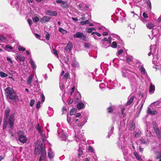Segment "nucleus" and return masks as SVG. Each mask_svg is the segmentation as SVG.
<instances>
[{"mask_svg": "<svg viewBox=\"0 0 161 161\" xmlns=\"http://www.w3.org/2000/svg\"><path fill=\"white\" fill-rule=\"evenodd\" d=\"M5 95L7 98L13 100L15 102H18L19 99L16 93L12 88L8 87L5 90Z\"/></svg>", "mask_w": 161, "mask_h": 161, "instance_id": "nucleus-1", "label": "nucleus"}, {"mask_svg": "<svg viewBox=\"0 0 161 161\" xmlns=\"http://www.w3.org/2000/svg\"><path fill=\"white\" fill-rule=\"evenodd\" d=\"M73 124L74 125L75 131V132L77 131V130L75 128V126L80 127V128L82 127L85 124L86 122L85 121V119L84 118H75L73 120Z\"/></svg>", "mask_w": 161, "mask_h": 161, "instance_id": "nucleus-2", "label": "nucleus"}, {"mask_svg": "<svg viewBox=\"0 0 161 161\" xmlns=\"http://www.w3.org/2000/svg\"><path fill=\"white\" fill-rule=\"evenodd\" d=\"M35 147V153L36 154H37L40 149H41V156L39 160L40 161L44 159L46 155V153L45 148L41 147V146H37L36 143Z\"/></svg>", "mask_w": 161, "mask_h": 161, "instance_id": "nucleus-3", "label": "nucleus"}, {"mask_svg": "<svg viewBox=\"0 0 161 161\" xmlns=\"http://www.w3.org/2000/svg\"><path fill=\"white\" fill-rule=\"evenodd\" d=\"M78 8L82 11H85L88 10L90 5L83 2H80V3L77 5Z\"/></svg>", "mask_w": 161, "mask_h": 161, "instance_id": "nucleus-4", "label": "nucleus"}, {"mask_svg": "<svg viewBox=\"0 0 161 161\" xmlns=\"http://www.w3.org/2000/svg\"><path fill=\"white\" fill-rule=\"evenodd\" d=\"M18 134L19 137V141L23 144L26 143L27 139L25 135L22 131H20L18 132Z\"/></svg>", "mask_w": 161, "mask_h": 161, "instance_id": "nucleus-5", "label": "nucleus"}, {"mask_svg": "<svg viewBox=\"0 0 161 161\" xmlns=\"http://www.w3.org/2000/svg\"><path fill=\"white\" fill-rule=\"evenodd\" d=\"M15 115V113L13 114L10 115L8 119V122L10 125V128L12 130L14 129V123L15 120L14 118Z\"/></svg>", "mask_w": 161, "mask_h": 161, "instance_id": "nucleus-6", "label": "nucleus"}, {"mask_svg": "<svg viewBox=\"0 0 161 161\" xmlns=\"http://www.w3.org/2000/svg\"><path fill=\"white\" fill-rule=\"evenodd\" d=\"M153 128L155 132V133L158 138L159 139H161V133L157 125L155 122H153Z\"/></svg>", "mask_w": 161, "mask_h": 161, "instance_id": "nucleus-7", "label": "nucleus"}, {"mask_svg": "<svg viewBox=\"0 0 161 161\" xmlns=\"http://www.w3.org/2000/svg\"><path fill=\"white\" fill-rule=\"evenodd\" d=\"M74 36L77 38H81V39L85 41H87L88 40V38L83 33L81 32H77L74 35Z\"/></svg>", "mask_w": 161, "mask_h": 161, "instance_id": "nucleus-8", "label": "nucleus"}, {"mask_svg": "<svg viewBox=\"0 0 161 161\" xmlns=\"http://www.w3.org/2000/svg\"><path fill=\"white\" fill-rule=\"evenodd\" d=\"M58 134L59 136L62 139V140H65L67 139V136L63 132L62 130L59 129L58 130Z\"/></svg>", "mask_w": 161, "mask_h": 161, "instance_id": "nucleus-9", "label": "nucleus"}, {"mask_svg": "<svg viewBox=\"0 0 161 161\" xmlns=\"http://www.w3.org/2000/svg\"><path fill=\"white\" fill-rule=\"evenodd\" d=\"M71 65L74 68H77L78 69H80V66L79 63L76 61L75 58H74V59L72 62Z\"/></svg>", "mask_w": 161, "mask_h": 161, "instance_id": "nucleus-10", "label": "nucleus"}, {"mask_svg": "<svg viewBox=\"0 0 161 161\" xmlns=\"http://www.w3.org/2000/svg\"><path fill=\"white\" fill-rule=\"evenodd\" d=\"M130 72L129 70L127 68H123L122 69V75L124 77L129 76Z\"/></svg>", "mask_w": 161, "mask_h": 161, "instance_id": "nucleus-11", "label": "nucleus"}, {"mask_svg": "<svg viewBox=\"0 0 161 161\" xmlns=\"http://www.w3.org/2000/svg\"><path fill=\"white\" fill-rule=\"evenodd\" d=\"M73 48L72 43L69 42L66 46L65 47V50L67 52H69Z\"/></svg>", "mask_w": 161, "mask_h": 161, "instance_id": "nucleus-12", "label": "nucleus"}, {"mask_svg": "<svg viewBox=\"0 0 161 161\" xmlns=\"http://www.w3.org/2000/svg\"><path fill=\"white\" fill-rule=\"evenodd\" d=\"M46 14L48 15L52 16H56L57 15V12L55 11H52L50 10H47L46 11Z\"/></svg>", "mask_w": 161, "mask_h": 161, "instance_id": "nucleus-13", "label": "nucleus"}, {"mask_svg": "<svg viewBox=\"0 0 161 161\" xmlns=\"http://www.w3.org/2000/svg\"><path fill=\"white\" fill-rule=\"evenodd\" d=\"M56 2L58 3L61 4L62 7L64 8L67 7L68 6V3L66 2H64L62 0H58L56 1Z\"/></svg>", "mask_w": 161, "mask_h": 161, "instance_id": "nucleus-14", "label": "nucleus"}, {"mask_svg": "<svg viewBox=\"0 0 161 161\" xmlns=\"http://www.w3.org/2000/svg\"><path fill=\"white\" fill-rule=\"evenodd\" d=\"M134 98V96H133L130 95L128 97V100L126 105L127 106L130 105L133 102Z\"/></svg>", "mask_w": 161, "mask_h": 161, "instance_id": "nucleus-15", "label": "nucleus"}, {"mask_svg": "<svg viewBox=\"0 0 161 161\" xmlns=\"http://www.w3.org/2000/svg\"><path fill=\"white\" fill-rule=\"evenodd\" d=\"M29 58L30 59V63L31 67L33 69H35L36 68V66L34 63V61L31 58V56H30Z\"/></svg>", "mask_w": 161, "mask_h": 161, "instance_id": "nucleus-16", "label": "nucleus"}, {"mask_svg": "<svg viewBox=\"0 0 161 161\" xmlns=\"http://www.w3.org/2000/svg\"><path fill=\"white\" fill-rule=\"evenodd\" d=\"M54 156V154L51 149L49 150L48 152V156L49 159H51L53 158Z\"/></svg>", "mask_w": 161, "mask_h": 161, "instance_id": "nucleus-17", "label": "nucleus"}, {"mask_svg": "<svg viewBox=\"0 0 161 161\" xmlns=\"http://www.w3.org/2000/svg\"><path fill=\"white\" fill-rule=\"evenodd\" d=\"M147 113L148 114H157V112L156 111L154 110L153 109L150 108H148Z\"/></svg>", "mask_w": 161, "mask_h": 161, "instance_id": "nucleus-18", "label": "nucleus"}, {"mask_svg": "<svg viewBox=\"0 0 161 161\" xmlns=\"http://www.w3.org/2000/svg\"><path fill=\"white\" fill-rule=\"evenodd\" d=\"M50 20V18L47 16L43 17L41 19V21L42 23H44L49 21Z\"/></svg>", "mask_w": 161, "mask_h": 161, "instance_id": "nucleus-19", "label": "nucleus"}, {"mask_svg": "<svg viewBox=\"0 0 161 161\" xmlns=\"http://www.w3.org/2000/svg\"><path fill=\"white\" fill-rule=\"evenodd\" d=\"M92 35H93V37L95 39H97V36L100 37L101 35L100 33L97 32H93L91 33Z\"/></svg>", "mask_w": 161, "mask_h": 161, "instance_id": "nucleus-20", "label": "nucleus"}, {"mask_svg": "<svg viewBox=\"0 0 161 161\" xmlns=\"http://www.w3.org/2000/svg\"><path fill=\"white\" fill-rule=\"evenodd\" d=\"M16 58L18 59L21 61H24L25 59V58L21 55H17L16 56Z\"/></svg>", "mask_w": 161, "mask_h": 161, "instance_id": "nucleus-21", "label": "nucleus"}, {"mask_svg": "<svg viewBox=\"0 0 161 161\" xmlns=\"http://www.w3.org/2000/svg\"><path fill=\"white\" fill-rule=\"evenodd\" d=\"M33 75L32 74H31L30 76L29 77L27 80V83L31 86V82L33 79Z\"/></svg>", "mask_w": 161, "mask_h": 161, "instance_id": "nucleus-22", "label": "nucleus"}, {"mask_svg": "<svg viewBox=\"0 0 161 161\" xmlns=\"http://www.w3.org/2000/svg\"><path fill=\"white\" fill-rule=\"evenodd\" d=\"M111 38L110 36H109L108 39L104 37L102 40L103 42H107L108 44L109 45L111 43Z\"/></svg>", "mask_w": 161, "mask_h": 161, "instance_id": "nucleus-23", "label": "nucleus"}, {"mask_svg": "<svg viewBox=\"0 0 161 161\" xmlns=\"http://www.w3.org/2000/svg\"><path fill=\"white\" fill-rule=\"evenodd\" d=\"M155 90V86L153 85L152 83H151L150 87L149 92L151 93H153Z\"/></svg>", "mask_w": 161, "mask_h": 161, "instance_id": "nucleus-24", "label": "nucleus"}, {"mask_svg": "<svg viewBox=\"0 0 161 161\" xmlns=\"http://www.w3.org/2000/svg\"><path fill=\"white\" fill-rule=\"evenodd\" d=\"M140 70L143 75H144L146 77L148 78V76L146 72L145 69L143 67H141L140 68Z\"/></svg>", "mask_w": 161, "mask_h": 161, "instance_id": "nucleus-25", "label": "nucleus"}, {"mask_svg": "<svg viewBox=\"0 0 161 161\" xmlns=\"http://www.w3.org/2000/svg\"><path fill=\"white\" fill-rule=\"evenodd\" d=\"M154 25L150 22H148V23L146 24L147 27L150 29H152L154 27Z\"/></svg>", "mask_w": 161, "mask_h": 161, "instance_id": "nucleus-26", "label": "nucleus"}, {"mask_svg": "<svg viewBox=\"0 0 161 161\" xmlns=\"http://www.w3.org/2000/svg\"><path fill=\"white\" fill-rule=\"evenodd\" d=\"M41 135L42 136V141L45 142H46V137L45 133H43V131L40 133Z\"/></svg>", "mask_w": 161, "mask_h": 161, "instance_id": "nucleus-27", "label": "nucleus"}, {"mask_svg": "<svg viewBox=\"0 0 161 161\" xmlns=\"http://www.w3.org/2000/svg\"><path fill=\"white\" fill-rule=\"evenodd\" d=\"M77 107L79 109H81L84 108V104L82 102H79L77 105Z\"/></svg>", "mask_w": 161, "mask_h": 161, "instance_id": "nucleus-28", "label": "nucleus"}, {"mask_svg": "<svg viewBox=\"0 0 161 161\" xmlns=\"http://www.w3.org/2000/svg\"><path fill=\"white\" fill-rule=\"evenodd\" d=\"M10 110L8 108H7L5 110V114L6 118H7L9 114Z\"/></svg>", "mask_w": 161, "mask_h": 161, "instance_id": "nucleus-29", "label": "nucleus"}, {"mask_svg": "<svg viewBox=\"0 0 161 161\" xmlns=\"http://www.w3.org/2000/svg\"><path fill=\"white\" fill-rule=\"evenodd\" d=\"M141 143L147 144L149 143L147 139L142 138L140 139Z\"/></svg>", "mask_w": 161, "mask_h": 161, "instance_id": "nucleus-30", "label": "nucleus"}, {"mask_svg": "<svg viewBox=\"0 0 161 161\" xmlns=\"http://www.w3.org/2000/svg\"><path fill=\"white\" fill-rule=\"evenodd\" d=\"M80 97L81 95L80 93L79 92H76L74 98L77 100H79Z\"/></svg>", "mask_w": 161, "mask_h": 161, "instance_id": "nucleus-31", "label": "nucleus"}, {"mask_svg": "<svg viewBox=\"0 0 161 161\" xmlns=\"http://www.w3.org/2000/svg\"><path fill=\"white\" fill-rule=\"evenodd\" d=\"M142 15L144 17V18L142 19L141 20L143 22V23H145V19L148 18V15L145 12H144L143 14Z\"/></svg>", "mask_w": 161, "mask_h": 161, "instance_id": "nucleus-32", "label": "nucleus"}, {"mask_svg": "<svg viewBox=\"0 0 161 161\" xmlns=\"http://www.w3.org/2000/svg\"><path fill=\"white\" fill-rule=\"evenodd\" d=\"M13 49V47H11L9 45H7L5 46V50L8 51H9L10 50H12Z\"/></svg>", "mask_w": 161, "mask_h": 161, "instance_id": "nucleus-33", "label": "nucleus"}, {"mask_svg": "<svg viewBox=\"0 0 161 161\" xmlns=\"http://www.w3.org/2000/svg\"><path fill=\"white\" fill-rule=\"evenodd\" d=\"M133 154L138 160H141V158L140 156L136 152H134L133 153Z\"/></svg>", "mask_w": 161, "mask_h": 161, "instance_id": "nucleus-34", "label": "nucleus"}, {"mask_svg": "<svg viewBox=\"0 0 161 161\" xmlns=\"http://www.w3.org/2000/svg\"><path fill=\"white\" fill-rule=\"evenodd\" d=\"M6 38L3 36H0V42H5L6 41Z\"/></svg>", "mask_w": 161, "mask_h": 161, "instance_id": "nucleus-35", "label": "nucleus"}, {"mask_svg": "<svg viewBox=\"0 0 161 161\" xmlns=\"http://www.w3.org/2000/svg\"><path fill=\"white\" fill-rule=\"evenodd\" d=\"M77 109L75 108H73L71 110L70 112L71 115H73L75 114L76 112Z\"/></svg>", "mask_w": 161, "mask_h": 161, "instance_id": "nucleus-36", "label": "nucleus"}, {"mask_svg": "<svg viewBox=\"0 0 161 161\" xmlns=\"http://www.w3.org/2000/svg\"><path fill=\"white\" fill-rule=\"evenodd\" d=\"M0 76L2 78H4L7 77L8 76V75L3 72H0Z\"/></svg>", "mask_w": 161, "mask_h": 161, "instance_id": "nucleus-37", "label": "nucleus"}, {"mask_svg": "<svg viewBox=\"0 0 161 161\" xmlns=\"http://www.w3.org/2000/svg\"><path fill=\"white\" fill-rule=\"evenodd\" d=\"M120 16H118V18L121 19L122 18L125 17L126 16V15L124 12H122L120 13Z\"/></svg>", "mask_w": 161, "mask_h": 161, "instance_id": "nucleus-38", "label": "nucleus"}, {"mask_svg": "<svg viewBox=\"0 0 161 161\" xmlns=\"http://www.w3.org/2000/svg\"><path fill=\"white\" fill-rule=\"evenodd\" d=\"M58 30L59 32L64 34H65L67 33L66 31L60 27L59 28Z\"/></svg>", "mask_w": 161, "mask_h": 161, "instance_id": "nucleus-39", "label": "nucleus"}, {"mask_svg": "<svg viewBox=\"0 0 161 161\" xmlns=\"http://www.w3.org/2000/svg\"><path fill=\"white\" fill-rule=\"evenodd\" d=\"M83 153L82 151L80 149V147L79 148V149L78 150V156L80 157L81 156V155Z\"/></svg>", "mask_w": 161, "mask_h": 161, "instance_id": "nucleus-40", "label": "nucleus"}, {"mask_svg": "<svg viewBox=\"0 0 161 161\" xmlns=\"http://www.w3.org/2000/svg\"><path fill=\"white\" fill-rule=\"evenodd\" d=\"M18 50L19 51H24L25 50V48L21 46L20 45L18 48Z\"/></svg>", "mask_w": 161, "mask_h": 161, "instance_id": "nucleus-41", "label": "nucleus"}, {"mask_svg": "<svg viewBox=\"0 0 161 161\" xmlns=\"http://www.w3.org/2000/svg\"><path fill=\"white\" fill-rule=\"evenodd\" d=\"M141 131H138L137 133H136L135 134L134 136L135 137H138L141 134Z\"/></svg>", "mask_w": 161, "mask_h": 161, "instance_id": "nucleus-42", "label": "nucleus"}, {"mask_svg": "<svg viewBox=\"0 0 161 161\" xmlns=\"http://www.w3.org/2000/svg\"><path fill=\"white\" fill-rule=\"evenodd\" d=\"M99 86L101 89L104 88L106 87V84L104 83H101L99 85Z\"/></svg>", "mask_w": 161, "mask_h": 161, "instance_id": "nucleus-43", "label": "nucleus"}, {"mask_svg": "<svg viewBox=\"0 0 161 161\" xmlns=\"http://www.w3.org/2000/svg\"><path fill=\"white\" fill-rule=\"evenodd\" d=\"M89 21L88 20H87L86 21H81V22H80V23L81 25H84L86 24H89Z\"/></svg>", "mask_w": 161, "mask_h": 161, "instance_id": "nucleus-44", "label": "nucleus"}, {"mask_svg": "<svg viewBox=\"0 0 161 161\" xmlns=\"http://www.w3.org/2000/svg\"><path fill=\"white\" fill-rule=\"evenodd\" d=\"M36 130H38L39 133H40L42 131L41 130V127L39 126V125L38 124H37V125L36 127Z\"/></svg>", "mask_w": 161, "mask_h": 161, "instance_id": "nucleus-45", "label": "nucleus"}, {"mask_svg": "<svg viewBox=\"0 0 161 161\" xmlns=\"http://www.w3.org/2000/svg\"><path fill=\"white\" fill-rule=\"evenodd\" d=\"M112 47L115 48L117 47V43L116 42H113L111 45Z\"/></svg>", "mask_w": 161, "mask_h": 161, "instance_id": "nucleus-46", "label": "nucleus"}, {"mask_svg": "<svg viewBox=\"0 0 161 161\" xmlns=\"http://www.w3.org/2000/svg\"><path fill=\"white\" fill-rule=\"evenodd\" d=\"M69 74L68 72H67L64 75V76L63 77V78L64 79H67L69 78Z\"/></svg>", "mask_w": 161, "mask_h": 161, "instance_id": "nucleus-47", "label": "nucleus"}, {"mask_svg": "<svg viewBox=\"0 0 161 161\" xmlns=\"http://www.w3.org/2000/svg\"><path fill=\"white\" fill-rule=\"evenodd\" d=\"M135 128V125L134 123L132 124L130 127V130H134Z\"/></svg>", "mask_w": 161, "mask_h": 161, "instance_id": "nucleus-48", "label": "nucleus"}, {"mask_svg": "<svg viewBox=\"0 0 161 161\" xmlns=\"http://www.w3.org/2000/svg\"><path fill=\"white\" fill-rule=\"evenodd\" d=\"M53 53L55 55H57V57H58V55L57 54V50L55 49H53L52 51Z\"/></svg>", "mask_w": 161, "mask_h": 161, "instance_id": "nucleus-49", "label": "nucleus"}, {"mask_svg": "<svg viewBox=\"0 0 161 161\" xmlns=\"http://www.w3.org/2000/svg\"><path fill=\"white\" fill-rule=\"evenodd\" d=\"M86 31L88 33H90L92 32V29L91 28H87L86 29Z\"/></svg>", "mask_w": 161, "mask_h": 161, "instance_id": "nucleus-50", "label": "nucleus"}, {"mask_svg": "<svg viewBox=\"0 0 161 161\" xmlns=\"http://www.w3.org/2000/svg\"><path fill=\"white\" fill-rule=\"evenodd\" d=\"M35 102V100L34 99L31 100V102H30V106L31 107L33 106V105L34 104Z\"/></svg>", "mask_w": 161, "mask_h": 161, "instance_id": "nucleus-51", "label": "nucleus"}, {"mask_svg": "<svg viewBox=\"0 0 161 161\" xmlns=\"http://www.w3.org/2000/svg\"><path fill=\"white\" fill-rule=\"evenodd\" d=\"M33 20L34 22H37L39 20V19L38 17H35L33 18Z\"/></svg>", "mask_w": 161, "mask_h": 161, "instance_id": "nucleus-52", "label": "nucleus"}, {"mask_svg": "<svg viewBox=\"0 0 161 161\" xmlns=\"http://www.w3.org/2000/svg\"><path fill=\"white\" fill-rule=\"evenodd\" d=\"M41 101L42 102H43L45 101V97L43 94H42L41 96Z\"/></svg>", "mask_w": 161, "mask_h": 161, "instance_id": "nucleus-53", "label": "nucleus"}, {"mask_svg": "<svg viewBox=\"0 0 161 161\" xmlns=\"http://www.w3.org/2000/svg\"><path fill=\"white\" fill-rule=\"evenodd\" d=\"M7 60L8 62H10L11 63V64L13 63V62L12 61V60L11 59V58L9 57H7Z\"/></svg>", "mask_w": 161, "mask_h": 161, "instance_id": "nucleus-54", "label": "nucleus"}, {"mask_svg": "<svg viewBox=\"0 0 161 161\" xmlns=\"http://www.w3.org/2000/svg\"><path fill=\"white\" fill-rule=\"evenodd\" d=\"M50 37V34L48 33H47L46 34V38L47 39V40H49Z\"/></svg>", "mask_w": 161, "mask_h": 161, "instance_id": "nucleus-55", "label": "nucleus"}, {"mask_svg": "<svg viewBox=\"0 0 161 161\" xmlns=\"http://www.w3.org/2000/svg\"><path fill=\"white\" fill-rule=\"evenodd\" d=\"M88 150L91 152H92L94 151V150L92 147L91 146H90L88 148Z\"/></svg>", "mask_w": 161, "mask_h": 161, "instance_id": "nucleus-56", "label": "nucleus"}, {"mask_svg": "<svg viewBox=\"0 0 161 161\" xmlns=\"http://www.w3.org/2000/svg\"><path fill=\"white\" fill-rule=\"evenodd\" d=\"M40 102L39 101L36 105V108L37 109H38L39 108H40Z\"/></svg>", "mask_w": 161, "mask_h": 161, "instance_id": "nucleus-57", "label": "nucleus"}, {"mask_svg": "<svg viewBox=\"0 0 161 161\" xmlns=\"http://www.w3.org/2000/svg\"><path fill=\"white\" fill-rule=\"evenodd\" d=\"M28 22L29 25L31 26L32 24V20L31 19H29L28 20Z\"/></svg>", "mask_w": 161, "mask_h": 161, "instance_id": "nucleus-58", "label": "nucleus"}, {"mask_svg": "<svg viewBox=\"0 0 161 161\" xmlns=\"http://www.w3.org/2000/svg\"><path fill=\"white\" fill-rule=\"evenodd\" d=\"M108 112L109 113L111 112L112 111V108L111 107H109L107 109Z\"/></svg>", "mask_w": 161, "mask_h": 161, "instance_id": "nucleus-59", "label": "nucleus"}, {"mask_svg": "<svg viewBox=\"0 0 161 161\" xmlns=\"http://www.w3.org/2000/svg\"><path fill=\"white\" fill-rule=\"evenodd\" d=\"M126 61L128 63H130L131 61V59L130 58L128 57L126 58Z\"/></svg>", "mask_w": 161, "mask_h": 161, "instance_id": "nucleus-60", "label": "nucleus"}, {"mask_svg": "<svg viewBox=\"0 0 161 161\" xmlns=\"http://www.w3.org/2000/svg\"><path fill=\"white\" fill-rule=\"evenodd\" d=\"M81 115V114L80 113H77L76 115V118H79L80 116Z\"/></svg>", "mask_w": 161, "mask_h": 161, "instance_id": "nucleus-61", "label": "nucleus"}, {"mask_svg": "<svg viewBox=\"0 0 161 161\" xmlns=\"http://www.w3.org/2000/svg\"><path fill=\"white\" fill-rule=\"evenodd\" d=\"M122 52H123V50L121 49L118 52V53L117 54L118 55H119L121 54L122 53Z\"/></svg>", "mask_w": 161, "mask_h": 161, "instance_id": "nucleus-62", "label": "nucleus"}, {"mask_svg": "<svg viewBox=\"0 0 161 161\" xmlns=\"http://www.w3.org/2000/svg\"><path fill=\"white\" fill-rule=\"evenodd\" d=\"M75 89V87H74L72 88L71 92H70V95H72V93L74 92Z\"/></svg>", "mask_w": 161, "mask_h": 161, "instance_id": "nucleus-63", "label": "nucleus"}, {"mask_svg": "<svg viewBox=\"0 0 161 161\" xmlns=\"http://www.w3.org/2000/svg\"><path fill=\"white\" fill-rule=\"evenodd\" d=\"M143 103H142V104L141 105V106L140 108V109H139V112H140L141 111L142 108H143Z\"/></svg>", "mask_w": 161, "mask_h": 161, "instance_id": "nucleus-64", "label": "nucleus"}]
</instances>
